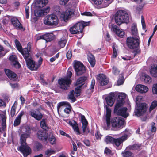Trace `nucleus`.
<instances>
[{
  "label": "nucleus",
  "instance_id": "f257e3e1",
  "mask_svg": "<svg viewBox=\"0 0 157 157\" xmlns=\"http://www.w3.org/2000/svg\"><path fill=\"white\" fill-rule=\"evenodd\" d=\"M21 132L20 144L21 145L18 148V150L22 152L25 157H26L31 153V148L26 143L27 138L30 136L31 129L28 126L21 127L20 128Z\"/></svg>",
  "mask_w": 157,
  "mask_h": 157
},
{
  "label": "nucleus",
  "instance_id": "f03ea898",
  "mask_svg": "<svg viewBox=\"0 0 157 157\" xmlns=\"http://www.w3.org/2000/svg\"><path fill=\"white\" fill-rule=\"evenodd\" d=\"M115 22L118 25L123 23H128L129 21V17L127 12L123 10H119L115 15Z\"/></svg>",
  "mask_w": 157,
  "mask_h": 157
},
{
  "label": "nucleus",
  "instance_id": "7ed1b4c3",
  "mask_svg": "<svg viewBox=\"0 0 157 157\" xmlns=\"http://www.w3.org/2000/svg\"><path fill=\"white\" fill-rule=\"evenodd\" d=\"M143 97L141 96H138L136 99V102L137 107L136 108L134 113L135 115L139 117L144 114L147 110V107L145 103L140 102L142 101Z\"/></svg>",
  "mask_w": 157,
  "mask_h": 157
},
{
  "label": "nucleus",
  "instance_id": "20e7f679",
  "mask_svg": "<svg viewBox=\"0 0 157 157\" xmlns=\"http://www.w3.org/2000/svg\"><path fill=\"white\" fill-rule=\"evenodd\" d=\"M72 74L71 71H68L67 73V77L59 79L58 82L59 85V87L61 89L66 90L69 89L70 85L71 82L70 78L71 77Z\"/></svg>",
  "mask_w": 157,
  "mask_h": 157
},
{
  "label": "nucleus",
  "instance_id": "39448f33",
  "mask_svg": "<svg viewBox=\"0 0 157 157\" xmlns=\"http://www.w3.org/2000/svg\"><path fill=\"white\" fill-rule=\"evenodd\" d=\"M23 56L25 60L28 67L31 70L36 71L38 66L36 65L35 61L32 60L31 54L28 52L25 54L23 53Z\"/></svg>",
  "mask_w": 157,
  "mask_h": 157
},
{
  "label": "nucleus",
  "instance_id": "423d86ee",
  "mask_svg": "<svg viewBox=\"0 0 157 157\" xmlns=\"http://www.w3.org/2000/svg\"><path fill=\"white\" fill-rule=\"evenodd\" d=\"M44 23L48 26H56L58 24L59 20L56 15L52 14L45 17Z\"/></svg>",
  "mask_w": 157,
  "mask_h": 157
},
{
  "label": "nucleus",
  "instance_id": "0eeeda50",
  "mask_svg": "<svg viewBox=\"0 0 157 157\" xmlns=\"http://www.w3.org/2000/svg\"><path fill=\"white\" fill-rule=\"evenodd\" d=\"M139 40L137 37H128L127 38V46L130 49H134L136 48L139 47Z\"/></svg>",
  "mask_w": 157,
  "mask_h": 157
},
{
  "label": "nucleus",
  "instance_id": "6e6552de",
  "mask_svg": "<svg viewBox=\"0 0 157 157\" xmlns=\"http://www.w3.org/2000/svg\"><path fill=\"white\" fill-rule=\"evenodd\" d=\"M124 119L119 117L113 118L111 121L112 126L115 129H120L123 128L124 123Z\"/></svg>",
  "mask_w": 157,
  "mask_h": 157
},
{
  "label": "nucleus",
  "instance_id": "1a4fd4ad",
  "mask_svg": "<svg viewBox=\"0 0 157 157\" xmlns=\"http://www.w3.org/2000/svg\"><path fill=\"white\" fill-rule=\"evenodd\" d=\"M74 67L76 75L79 76L82 75L86 72L85 66L81 62L75 61Z\"/></svg>",
  "mask_w": 157,
  "mask_h": 157
},
{
  "label": "nucleus",
  "instance_id": "9d476101",
  "mask_svg": "<svg viewBox=\"0 0 157 157\" xmlns=\"http://www.w3.org/2000/svg\"><path fill=\"white\" fill-rule=\"evenodd\" d=\"M123 105L116 104L114 109V112L118 115L126 118L129 116V113L127 112V108L126 107L119 108Z\"/></svg>",
  "mask_w": 157,
  "mask_h": 157
},
{
  "label": "nucleus",
  "instance_id": "9b49d317",
  "mask_svg": "<svg viewBox=\"0 0 157 157\" xmlns=\"http://www.w3.org/2000/svg\"><path fill=\"white\" fill-rule=\"evenodd\" d=\"M82 25V24L78 22L70 27L69 30L72 34H79V33H82V28L83 27Z\"/></svg>",
  "mask_w": 157,
  "mask_h": 157
},
{
  "label": "nucleus",
  "instance_id": "f8f14e48",
  "mask_svg": "<svg viewBox=\"0 0 157 157\" xmlns=\"http://www.w3.org/2000/svg\"><path fill=\"white\" fill-rule=\"evenodd\" d=\"M128 138V135L126 133H124L120 137L117 139L114 138L113 144V145H115L117 147H119L121 144L126 140Z\"/></svg>",
  "mask_w": 157,
  "mask_h": 157
},
{
  "label": "nucleus",
  "instance_id": "ddd939ff",
  "mask_svg": "<svg viewBox=\"0 0 157 157\" xmlns=\"http://www.w3.org/2000/svg\"><path fill=\"white\" fill-rule=\"evenodd\" d=\"M30 115L38 121H40L43 117V114L37 109H31L30 111Z\"/></svg>",
  "mask_w": 157,
  "mask_h": 157
},
{
  "label": "nucleus",
  "instance_id": "4468645a",
  "mask_svg": "<svg viewBox=\"0 0 157 157\" xmlns=\"http://www.w3.org/2000/svg\"><path fill=\"white\" fill-rule=\"evenodd\" d=\"M39 39H44L46 42L51 41L55 38L53 34L52 33H48L40 36L39 37Z\"/></svg>",
  "mask_w": 157,
  "mask_h": 157
},
{
  "label": "nucleus",
  "instance_id": "2eb2a0df",
  "mask_svg": "<svg viewBox=\"0 0 157 157\" xmlns=\"http://www.w3.org/2000/svg\"><path fill=\"white\" fill-rule=\"evenodd\" d=\"M111 30L115 32L119 37L121 38L124 37L125 34V32L122 29H119L116 25H112Z\"/></svg>",
  "mask_w": 157,
  "mask_h": 157
},
{
  "label": "nucleus",
  "instance_id": "dca6fc26",
  "mask_svg": "<svg viewBox=\"0 0 157 157\" xmlns=\"http://www.w3.org/2000/svg\"><path fill=\"white\" fill-rule=\"evenodd\" d=\"M15 43L17 49L21 53L23 56V53L25 54L29 52V49L27 48L22 49L21 44L19 41L17 39L15 40Z\"/></svg>",
  "mask_w": 157,
  "mask_h": 157
},
{
  "label": "nucleus",
  "instance_id": "f3484780",
  "mask_svg": "<svg viewBox=\"0 0 157 157\" xmlns=\"http://www.w3.org/2000/svg\"><path fill=\"white\" fill-rule=\"evenodd\" d=\"M4 70L6 75L10 80L16 81L17 79V75L15 73L8 69H5Z\"/></svg>",
  "mask_w": 157,
  "mask_h": 157
},
{
  "label": "nucleus",
  "instance_id": "a211bd4d",
  "mask_svg": "<svg viewBox=\"0 0 157 157\" xmlns=\"http://www.w3.org/2000/svg\"><path fill=\"white\" fill-rule=\"evenodd\" d=\"M11 24L17 29H19L23 28L22 25L18 19L16 17H13L11 19Z\"/></svg>",
  "mask_w": 157,
  "mask_h": 157
},
{
  "label": "nucleus",
  "instance_id": "6ab92c4d",
  "mask_svg": "<svg viewBox=\"0 0 157 157\" xmlns=\"http://www.w3.org/2000/svg\"><path fill=\"white\" fill-rule=\"evenodd\" d=\"M98 79L99 81L100 85L102 86L107 85L109 82L108 79L103 74H100L98 76Z\"/></svg>",
  "mask_w": 157,
  "mask_h": 157
},
{
  "label": "nucleus",
  "instance_id": "aec40b11",
  "mask_svg": "<svg viewBox=\"0 0 157 157\" xmlns=\"http://www.w3.org/2000/svg\"><path fill=\"white\" fill-rule=\"evenodd\" d=\"M10 60L12 62V64L16 68H19L21 65L17 61V59L16 56L11 55L9 57Z\"/></svg>",
  "mask_w": 157,
  "mask_h": 157
},
{
  "label": "nucleus",
  "instance_id": "412c9836",
  "mask_svg": "<svg viewBox=\"0 0 157 157\" xmlns=\"http://www.w3.org/2000/svg\"><path fill=\"white\" fill-rule=\"evenodd\" d=\"M106 122L108 128H109L110 125V117L111 116V110L108 108L107 105L106 106Z\"/></svg>",
  "mask_w": 157,
  "mask_h": 157
},
{
  "label": "nucleus",
  "instance_id": "4be33fe9",
  "mask_svg": "<svg viewBox=\"0 0 157 157\" xmlns=\"http://www.w3.org/2000/svg\"><path fill=\"white\" fill-rule=\"evenodd\" d=\"M37 136L39 139L44 141H46L48 139V136L46 133L42 131H38Z\"/></svg>",
  "mask_w": 157,
  "mask_h": 157
},
{
  "label": "nucleus",
  "instance_id": "5701e85b",
  "mask_svg": "<svg viewBox=\"0 0 157 157\" xmlns=\"http://www.w3.org/2000/svg\"><path fill=\"white\" fill-rule=\"evenodd\" d=\"M136 90L141 93H145L148 91V89L146 86L140 84L136 86Z\"/></svg>",
  "mask_w": 157,
  "mask_h": 157
},
{
  "label": "nucleus",
  "instance_id": "b1692460",
  "mask_svg": "<svg viewBox=\"0 0 157 157\" xmlns=\"http://www.w3.org/2000/svg\"><path fill=\"white\" fill-rule=\"evenodd\" d=\"M126 95L124 93H119L118 95V99L116 104L123 105L125 102L124 100Z\"/></svg>",
  "mask_w": 157,
  "mask_h": 157
},
{
  "label": "nucleus",
  "instance_id": "393cba45",
  "mask_svg": "<svg viewBox=\"0 0 157 157\" xmlns=\"http://www.w3.org/2000/svg\"><path fill=\"white\" fill-rule=\"evenodd\" d=\"M68 124L70 125L72 127L74 131L76 132L77 134L78 135L80 134L78 124L75 121H69L68 122Z\"/></svg>",
  "mask_w": 157,
  "mask_h": 157
},
{
  "label": "nucleus",
  "instance_id": "a878e982",
  "mask_svg": "<svg viewBox=\"0 0 157 157\" xmlns=\"http://www.w3.org/2000/svg\"><path fill=\"white\" fill-rule=\"evenodd\" d=\"M151 75L155 78H157V65L154 64L151 67L150 70Z\"/></svg>",
  "mask_w": 157,
  "mask_h": 157
},
{
  "label": "nucleus",
  "instance_id": "bb28decb",
  "mask_svg": "<svg viewBox=\"0 0 157 157\" xmlns=\"http://www.w3.org/2000/svg\"><path fill=\"white\" fill-rule=\"evenodd\" d=\"M81 122L82 124V131L83 133L86 131V128L88 125V122L84 115H81Z\"/></svg>",
  "mask_w": 157,
  "mask_h": 157
},
{
  "label": "nucleus",
  "instance_id": "cd10ccee",
  "mask_svg": "<svg viewBox=\"0 0 157 157\" xmlns=\"http://www.w3.org/2000/svg\"><path fill=\"white\" fill-rule=\"evenodd\" d=\"M114 97L113 94H110L105 98L107 105L110 106H112L114 103Z\"/></svg>",
  "mask_w": 157,
  "mask_h": 157
},
{
  "label": "nucleus",
  "instance_id": "c85d7f7f",
  "mask_svg": "<svg viewBox=\"0 0 157 157\" xmlns=\"http://www.w3.org/2000/svg\"><path fill=\"white\" fill-rule=\"evenodd\" d=\"M73 12L70 9L67 10L63 14V17L64 20H67L69 18L71 17V16L73 14Z\"/></svg>",
  "mask_w": 157,
  "mask_h": 157
},
{
  "label": "nucleus",
  "instance_id": "c756f323",
  "mask_svg": "<svg viewBox=\"0 0 157 157\" xmlns=\"http://www.w3.org/2000/svg\"><path fill=\"white\" fill-rule=\"evenodd\" d=\"M88 59L91 66L93 67L95 65V59L93 55L89 54L88 55Z\"/></svg>",
  "mask_w": 157,
  "mask_h": 157
},
{
  "label": "nucleus",
  "instance_id": "7c9ffc66",
  "mask_svg": "<svg viewBox=\"0 0 157 157\" xmlns=\"http://www.w3.org/2000/svg\"><path fill=\"white\" fill-rule=\"evenodd\" d=\"M48 0H37L36 3L40 8H42L45 6L48 3Z\"/></svg>",
  "mask_w": 157,
  "mask_h": 157
},
{
  "label": "nucleus",
  "instance_id": "2f4dec72",
  "mask_svg": "<svg viewBox=\"0 0 157 157\" xmlns=\"http://www.w3.org/2000/svg\"><path fill=\"white\" fill-rule=\"evenodd\" d=\"M67 98L71 101V102H74L76 101V98L74 95V91L72 90L71 91L68 95Z\"/></svg>",
  "mask_w": 157,
  "mask_h": 157
},
{
  "label": "nucleus",
  "instance_id": "473e14b6",
  "mask_svg": "<svg viewBox=\"0 0 157 157\" xmlns=\"http://www.w3.org/2000/svg\"><path fill=\"white\" fill-rule=\"evenodd\" d=\"M47 119H43L40 122V125L41 127L45 130L48 129V127L47 124Z\"/></svg>",
  "mask_w": 157,
  "mask_h": 157
},
{
  "label": "nucleus",
  "instance_id": "72a5a7b5",
  "mask_svg": "<svg viewBox=\"0 0 157 157\" xmlns=\"http://www.w3.org/2000/svg\"><path fill=\"white\" fill-rule=\"evenodd\" d=\"M87 78L86 76H83L78 78L77 80L76 83V85H78L84 82Z\"/></svg>",
  "mask_w": 157,
  "mask_h": 157
},
{
  "label": "nucleus",
  "instance_id": "f704fd0d",
  "mask_svg": "<svg viewBox=\"0 0 157 157\" xmlns=\"http://www.w3.org/2000/svg\"><path fill=\"white\" fill-rule=\"evenodd\" d=\"M131 32L132 35L135 36V37H137L139 39V37L138 36V32L136 26L135 25L132 26L131 28Z\"/></svg>",
  "mask_w": 157,
  "mask_h": 157
},
{
  "label": "nucleus",
  "instance_id": "c9c22d12",
  "mask_svg": "<svg viewBox=\"0 0 157 157\" xmlns=\"http://www.w3.org/2000/svg\"><path fill=\"white\" fill-rule=\"evenodd\" d=\"M141 147L140 144H135L132 145H130L127 147L128 150H136L139 149Z\"/></svg>",
  "mask_w": 157,
  "mask_h": 157
},
{
  "label": "nucleus",
  "instance_id": "e433bc0d",
  "mask_svg": "<svg viewBox=\"0 0 157 157\" xmlns=\"http://www.w3.org/2000/svg\"><path fill=\"white\" fill-rule=\"evenodd\" d=\"M123 157H133L132 153L129 151H124L122 152Z\"/></svg>",
  "mask_w": 157,
  "mask_h": 157
},
{
  "label": "nucleus",
  "instance_id": "4c0bfd02",
  "mask_svg": "<svg viewBox=\"0 0 157 157\" xmlns=\"http://www.w3.org/2000/svg\"><path fill=\"white\" fill-rule=\"evenodd\" d=\"M56 153V151L51 148L47 149L45 152V154L47 157H49L51 155Z\"/></svg>",
  "mask_w": 157,
  "mask_h": 157
},
{
  "label": "nucleus",
  "instance_id": "58836bf2",
  "mask_svg": "<svg viewBox=\"0 0 157 157\" xmlns=\"http://www.w3.org/2000/svg\"><path fill=\"white\" fill-rule=\"evenodd\" d=\"M67 42L66 40L63 38H61L58 42L61 48H63L65 46Z\"/></svg>",
  "mask_w": 157,
  "mask_h": 157
},
{
  "label": "nucleus",
  "instance_id": "ea45409f",
  "mask_svg": "<svg viewBox=\"0 0 157 157\" xmlns=\"http://www.w3.org/2000/svg\"><path fill=\"white\" fill-rule=\"evenodd\" d=\"M114 138L110 136H108L106 137L105 139V141L107 144L111 143L113 144Z\"/></svg>",
  "mask_w": 157,
  "mask_h": 157
},
{
  "label": "nucleus",
  "instance_id": "a19ab883",
  "mask_svg": "<svg viewBox=\"0 0 157 157\" xmlns=\"http://www.w3.org/2000/svg\"><path fill=\"white\" fill-rule=\"evenodd\" d=\"M83 84H82L79 86L78 87L75 88V96L77 97L79 96L80 94V88L82 86Z\"/></svg>",
  "mask_w": 157,
  "mask_h": 157
},
{
  "label": "nucleus",
  "instance_id": "79ce46f5",
  "mask_svg": "<svg viewBox=\"0 0 157 157\" xmlns=\"http://www.w3.org/2000/svg\"><path fill=\"white\" fill-rule=\"evenodd\" d=\"M44 14L42 10H35L34 15L36 17H40Z\"/></svg>",
  "mask_w": 157,
  "mask_h": 157
},
{
  "label": "nucleus",
  "instance_id": "37998d69",
  "mask_svg": "<svg viewBox=\"0 0 157 157\" xmlns=\"http://www.w3.org/2000/svg\"><path fill=\"white\" fill-rule=\"evenodd\" d=\"M144 81L146 83H150L152 81L151 77L147 74H145L144 77Z\"/></svg>",
  "mask_w": 157,
  "mask_h": 157
},
{
  "label": "nucleus",
  "instance_id": "c03bdc74",
  "mask_svg": "<svg viewBox=\"0 0 157 157\" xmlns=\"http://www.w3.org/2000/svg\"><path fill=\"white\" fill-rule=\"evenodd\" d=\"M16 102H15L14 104H15ZM16 108L17 107L15 105V104H14L12 107L10 113L11 116L12 117H14L15 115Z\"/></svg>",
  "mask_w": 157,
  "mask_h": 157
},
{
  "label": "nucleus",
  "instance_id": "a18cd8bd",
  "mask_svg": "<svg viewBox=\"0 0 157 157\" xmlns=\"http://www.w3.org/2000/svg\"><path fill=\"white\" fill-rule=\"evenodd\" d=\"M157 106V101H154L151 103V105L149 108V112H151L152 110L155 109Z\"/></svg>",
  "mask_w": 157,
  "mask_h": 157
},
{
  "label": "nucleus",
  "instance_id": "49530a36",
  "mask_svg": "<svg viewBox=\"0 0 157 157\" xmlns=\"http://www.w3.org/2000/svg\"><path fill=\"white\" fill-rule=\"evenodd\" d=\"M151 132L155 133L157 130L156 124L154 122H152L150 124Z\"/></svg>",
  "mask_w": 157,
  "mask_h": 157
},
{
  "label": "nucleus",
  "instance_id": "de8ad7c7",
  "mask_svg": "<svg viewBox=\"0 0 157 157\" xmlns=\"http://www.w3.org/2000/svg\"><path fill=\"white\" fill-rule=\"evenodd\" d=\"M42 148V146L41 144L39 143H36L35 145V148L37 151L40 150Z\"/></svg>",
  "mask_w": 157,
  "mask_h": 157
},
{
  "label": "nucleus",
  "instance_id": "09e8293b",
  "mask_svg": "<svg viewBox=\"0 0 157 157\" xmlns=\"http://www.w3.org/2000/svg\"><path fill=\"white\" fill-rule=\"evenodd\" d=\"M95 80L94 79H93L91 81V83L90 84V89H88V91L90 90V92L92 93L93 91V89L94 88V87L95 84Z\"/></svg>",
  "mask_w": 157,
  "mask_h": 157
},
{
  "label": "nucleus",
  "instance_id": "8fccbe9b",
  "mask_svg": "<svg viewBox=\"0 0 157 157\" xmlns=\"http://www.w3.org/2000/svg\"><path fill=\"white\" fill-rule=\"evenodd\" d=\"M5 120L3 121V122H2V127H0V132H2L5 131L6 129V123H5Z\"/></svg>",
  "mask_w": 157,
  "mask_h": 157
},
{
  "label": "nucleus",
  "instance_id": "3c124183",
  "mask_svg": "<svg viewBox=\"0 0 157 157\" xmlns=\"http://www.w3.org/2000/svg\"><path fill=\"white\" fill-rule=\"evenodd\" d=\"M21 120L19 118L16 117L14 120V126L15 127L17 126L20 124Z\"/></svg>",
  "mask_w": 157,
  "mask_h": 157
},
{
  "label": "nucleus",
  "instance_id": "603ef678",
  "mask_svg": "<svg viewBox=\"0 0 157 157\" xmlns=\"http://www.w3.org/2000/svg\"><path fill=\"white\" fill-rule=\"evenodd\" d=\"M29 7L28 6H26L25 9V13L26 14V17L27 19H28L29 18Z\"/></svg>",
  "mask_w": 157,
  "mask_h": 157
},
{
  "label": "nucleus",
  "instance_id": "864d4df0",
  "mask_svg": "<svg viewBox=\"0 0 157 157\" xmlns=\"http://www.w3.org/2000/svg\"><path fill=\"white\" fill-rule=\"evenodd\" d=\"M49 140L50 143L52 144H53L56 143V139L53 135L49 138Z\"/></svg>",
  "mask_w": 157,
  "mask_h": 157
},
{
  "label": "nucleus",
  "instance_id": "5fc2aeb1",
  "mask_svg": "<svg viewBox=\"0 0 157 157\" xmlns=\"http://www.w3.org/2000/svg\"><path fill=\"white\" fill-rule=\"evenodd\" d=\"M90 22L88 21V22H85L83 21H82L81 22H79V23H80L82 24V26H83V27L82 28V30L84 28V27L86 26H88L89 25Z\"/></svg>",
  "mask_w": 157,
  "mask_h": 157
},
{
  "label": "nucleus",
  "instance_id": "6e6d98bb",
  "mask_svg": "<svg viewBox=\"0 0 157 157\" xmlns=\"http://www.w3.org/2000/svg\"><path fill=\"white\" fill-rule=\"evenodd\" d=\"M152 91L153 94H157V84H153V86Z\"/></svg>",
  "mask_w": 157,
  "mask_h": 157
},
{
  "label": "nucleus",
  "instance_id": "4d7b16f0",
  "mask_svg": "<svg viewBox=\"0 0 157 157\" xmlns=\"http://www.w3.org/2000/svg\"><path fill=\"white\" fill-rule=\"evenodd\" d=\"M124 82V80L123 77L119 78L117 81V85L118 86L122 85Z\"/></svg>",
  "mask_w": 157,
  "mask_h": 157
},
{
  "label": "nucleus",
  "instance_id": "13d9d810",
  "mask_svg": "<svg viewBox=\"0 0 157 157\" xmlns=\"http://www.w3.org/2000/svg\"><path fill=\"white\" fill-rule=\"evenodd\" d=\"M94 3L97 5H98L101 4L103 2V0H92Z\"/></svg>",
  "mask_w": 157,
  "mask_h": 157
},
{
  "label": "nucleus",
  "instance_id": "bf43d9fd",
  "mask_svg": "<svg viewBox=\"0 0 157 157\" xmlns=\"http://www.w3.org/2000/svg\"><path fill=\"white\" fill-rule=\"evenodd\" d=\"M66 56L68 59H70L72 56V53L71 50H69L67 53Z\"/></svg>",
  "mask_w": 157,
  "mask_h": 157
},
{
  "label": "nucleus",
  "instance_id": "052dcab7",
  "mask_svg": "<svg viewBox=\"0 0 157 157\" xmlns=\"http://www.w3.org/2000/svg\"><path fill=\"white\" fill-rule=\"evenodd\" d=\"M141 21L142 25V27H143V28L144 29L146 28V25H145V22L144 18V17L142 16H141Z\"/></svg>",
  "mask_w": 157,
  "mask_h": 157
},
{
  "label": "nucleus",
  "instance_id": "680f3d73",
  "mask_svg": "<svg viewBox=\"0 0 157 157\" xmlns=\"http://www.w3.org/2000/svg\"><path fill=\"white\" fill-rule=\"evenodd\" d=\"M81 14L82 15H84V16H92V14L90 12H85L82 13H81Z\"/></svg>",
  "mask_w": 157,
  "mask_h": 157
},
{
  "label": "nucleus",
  "instance_id": "e2e57ef3",
  "mask_svg": "<svg viewBox=\"0 0 157 157\" xmlns=\"http://www.w3.org/2000/svg\"><path fill=\"white\" fill-rule=\"evenodd\" d=\"M84 144L87 146H89L90 145V141L87 139H85L83 141Z\"/></svg>",
  "mask_w": 157,
  "mask_h": 157
},
{
  "label": "nucleus",
  "instance_id": "0e129e2a",
  "mask_svg": "<svg viewBox=\"0 0 157 157\" xmlns=\"http://www.w3.org/2000/svg\"><path fill=\"white\" fill-rule=\"evenodd\" d=\"M50 10V8L49 7H47L46 8H44V9L42 10L44 14V13H48L49 11Z\"/></svg>",
  "mask_w": 157,
  "mask_h": 157
},
{
  "label": "nucleus",
  "instance_id": "69168bd1",
  "mask_svg": "<svg viewBox=\"0 0 157 157\" xmlns=\"http://www.w3.org/2000/svg\"><path fill=\"white\" fill-rule=\"evenodd\" d=\"M105 153L107 155H109L111 153V151L109 149L106 147L105 149Z\"/></svg>",
  "mask_w": 157,
  "mask_h": 157
},
{
  "label": "nucleus",
  "instance_id": "338daca9",
  "mask_svg": "<svg viewBox=\"0 0 157 157\" xmlns=\"http://www.w3.org/2000/svg\"><path fill=\"white\" fill-rule=\"evenodd\" d=\"M25 115V112L23 111H21L19 114L18 115V116L17 117V118L21 120V119L22 117V116Z\"/></svg>",
  "mask_w": 157,
  "mask_h": 157
},
{
  "label": "nucleus",
  "instance_id": "774afa93",
  "mask_svg": "<svg viewBox=\"0 0 157 157\" xmlns=\"http://www.w3.org/2000/svg\"><path fill=\"white\" fill-rule=\"evenodd\" d=\"M65 104V102H60L59 103L57 106V109L58 112L59 111V109L60 107L63 105H64Z\"/></svg>",
  "mask_w": 157,
  "mask_h": 157
}]
</instances>
